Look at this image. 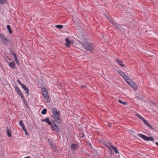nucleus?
<instances>
[{
  "label": "nucleus",
  "mask_w": 158,
  "mask_h": 158,
  "mask_svg": "<svg viewBox=\"0 0 158 158\" xmlns=\"http://www.w3.org/2000/svg\"><path fill=\"white\" fill-rule=\"evenodd\" d=\"M24 158H30V157L29 156H27L26 157Z\"/></svg>",
  "instance_id": "37"
},
{
  "label": "nucleus",
  "mask_w": 158,
  "mask_h": 158,
  "mask_svg": "<svg viewBox=\"0 0 158 158\" xmlns=\"http://www.w3.org/2000/svg\"><path fill=\"white\" fill-rule=\"evenodd\" d=\"M107 19H108V20H110V22L112 23L114 26L115 27L118 28V29H119L120 28V26L119 24H118L117 23H114L108 17L107 18Z\"/></svg>",
  "instance_id": "11"
},
{
  "label": "nucleus",
  "mask_w": 158,
  "mask_h": 158,
  "mask_svg": "<svg viewBox=\"0 0 158 158\" xmlns=\"http://www.w3.org/2000/svg\"><path fill=\"white\" fill-rule=\"evenodd\" d=\"M17 81L19 84L21 86V85L23 84H22L21 83L19 79L17 80Z\"/></svg>",
  "instance_id": "29"
},
{
  "label": "nucleus",
  "mask_w": 158,
  "mask_h": 158,
  "mask_svg": "<svg viewBox=\"0 0 158 158\" xmlns=\"http://www.w3.org/2000/svg\"><path fill=\"white\" fill-rule=\"evenodd\" d=\"M81 45L86 50L90 51L93 50V44L88 42H84L81 44Z\"/></svg>",
  "instance_id": "2"
},
{
  "label": "nucleus",
  "mask_w": 158,
  "mask_h": 158,
  "mask_svg": "<svg viewBox=\"0 0 158 158\" xmlns=\"http://www.w3.org/2000/svg\"><path fill=\"white\" fill-rule=\"evenodd\" d=\"M56 27L57 28H58L61 29L63 28V26L62 25H58L56 26Z\"/></svg>",
  "instance_id": "27"
},
{
  "label": "nucleus",
  "mask_w": 158,
  "mask_h": 158,
  "mask_svg": "<svg viewBox=\"0 0 158 158\" xmlns=\"http://www.w3.org/2000/svg\"><path fill=\"white\" fill-rule=\"evenodd\" d=\"M51 126L53 131H55L58 133L59 132V130L58 127L56 124H54L53 125H52V124Z\"/></svg>",
  "instance_id": "8"
},
{
  "label": "nucleus",
  "mask_w": 158,
  "mask_h": 158,
  "mask_svg": "<svg viewBox=\"0 0 158 158\" xmlns=\"http://www.w3.org/2000/svg\"><path fill=\"white\" fill-rule=\"evenodd\" d=\"M46 122L49 125L51 126L52 124V123L50 121L49 119L48 118H46Z\"/></svg>",
  "instance_id": "22"
},
{
  "label": "nucleus",
  "mask_w": 158,
  "mask_h": 158,
  "mask_svg": "<svg viewBox=\"0 0 158 158\" xmlns=\"http://www.w3.org/2000/svg\"><path fill=\"white\" fill-rule=\"evenodd\" d=\"M49 142L50 144L52 145V141L51 140H50V139H49Z\"/></svg>",
  "instance_id": "32"
},
{
  "label": "nucleus",
  "mask_w": 158,
  "mask_h": 158,
  "mask_svg": "<svg viewBox=\"0 0 158 158\" xmlns=\"http://www.w3.org/2000/svg\"><path fill=\"white\" fill-rule=\"evenodd\" d=\"M25 132V134L26 135H29L27 131L26 130L25 128H23V129Z\"/></svg>",
  "instance_id": "28"
},
{
  "label": "nucleus",
  "mask_w": 158,
  "mask_h": 158,
  "mask_svg": "<svg viewBox=\"0 0 158 158\" xmlns=\"http://www.w3.org/2000/svg\"><path fill=\"white\" fill-rule=\"evenodd\" d=\"M78 148V145L77 144H73L71 145V149L73 150H75Z\"/></svg>",
  "instance_id": "19"
},
{
  "label": "nucleus",
  "mask_w": 158,
  "mask_h": 158,
  "mask_svg": "<svg viewBox=\"0 0 158 158\" xmlns=\"http://www.w3.org/2000/svg\"><path fill=\"white\" fill-rule=\"evenodd\" d=\"M65 41L66 42V43L65 44V45L68 47H70V44H72L73 42L69 40L68 38H66L65 39Z\"/></svg>",
  "instance_id": "9"
},
{
  "label": "nucleus",
  "mask_w": 158,
  "mask_h": 158,
  "mask_svg": "<svg viewBox=\"0 0 158 158\" xmlns=\"http://www.w3.org/2000/svg\"><path fill=\"white\" fill-rule=\"evenodd\" d=\"M116 61L117 64L121 67H123L124 66V65L123 64V62L118 59H116Z\"/></svg>",
  "instance_id": "14"
},
{
  "label": "nucleus",
  "mask_w": 158,
  "mask_h": 158,
  "mask_svg": "<svg viewBox=\"0 0 158 158\" xmlns=\"http://www.w3.org/2000/svg\"><path fill=\"white\" fill-rule=\"evenodd\" d=\"M118 73L122 76L124 79L126 81L127 80L129 77L126 76V75L123 73L122 71L119 70L118 71Z\"/></svg>",
  "instance_id": "6"
},
{
  "label": "nucleus",
  "mask_w": 158,
  "mask_h": 158,
  "mask_svg": "<svg viewBox=\"0 0 158 158\" xmlns=\"http://www.w3.org/2000/svg\"><path fill=\"white\" fill-rule=\"evenodd\" d=\"M138 136L141 137V138H143L145 140L147 141H154V138L152 136L147 137L145 135H144L141 134H139Z\"/></svg>",
  "instance_id": "4"
},
{
  "label": "nucleus",
  "mask_w": 158,
  "mask_h": 158,
  "mask_svg": "<svg viewBox=\"0 0 158 158\" xmlns=\"http://www.w3.org/2000/svg\"><path fill=\"white\" fill-rule=\"evenodd\" d=\"M43 98L44 101L46 103H49L50 102L49 95L44 97Z\"/></svg>",
  "instance_id": "17"
},
{
  "label": "nucleus",
  "mask_w": 158,
  "mask_h": 158,
  "mask_svg": "<svg viewBox=\"0 0 158 158\" xmlns=\"http://www.w3.org/2000/svg\"><path fill=\"white\" fill-rule=\"evenodd\" d=\"M15 88L17 93L20 96L21 98L23 99H24L25 98L24 97L18 87L16 86H15Z\"/></svg>",
  "instance_id": "5"
},
{
  "label": "nucleus",
  "mask_w": 158,
  "mask_h": 158,
  "mask_svg": "<svg viewBox=\"0 0 158 158\" xmlns=\"http://www.w3.org/2000/svg\"><path fill=\"white\" fill-rule=\"evenodd\" d=\"M23 89L24 90L26 91L27 94H29V90L28 88L25 85L23 84L21 85Z\"/></svg>",
  "instance_id": "16"
},
{
  "label": "nucleus",
  "mask_w": 158,
  "mask_h": 158,
  "mask_svg": "<svg viewBox=\"0 0 158 158\" xmlns=\"http://www.w3.org/2000/svg\"><path fill=\"white\" fill-rule=\"evenodd\" d=\"M81 87H82V88H83V87H84V86H82Z\"/></svg>",
  "instance_id": "39"
},
{
  "label": "nucleus",
  "mask_w": 158,
  "mask_h": 158,
  "mask_svg": "<svg viewBox=\"0 0 158 158\" xmlns=\"http://www.w3.org/2000/svg\"><path fill=\"white\" fill-rule=\"evenodd\" d=\"M126 81L133 89L136 90H137V86L134 82L131 81L129 78L127 79V80Z\"/></svg>",
  "instance_id": "3"
},
{
  "label": "nucleus",
  "mask_w": 158,
  "mask_h": 158,
  "mask_svg": "<svg viewBox=\"0 0 158 158\" xmlns=\"http://www.w3.org/2000/svg\"><path fill=\"white\" fill-rule=\"evenodd\" d=\"M9 60L10 61H11V59H9Z\"/></svg>",
  "instance_id": "38"
},
{
  "label": "nucleus",
  "mask_w": 158,
  "mask_h": 158,
  "mask_svg": "<svg viewBox=\"0 0 158 158\" xmlns=\"http://www.w3.org/2000/svg\"><path fill=\"white\" fill-rule=\"evenodd\" d=\"M84 136V134L83 133H81L80 135V136L81 138L83 137Z\"/></svg>",
  "instance_id": "31"
},
{
  "label": "nucleus",
  "mask_w": 158,
  "mask_h": 158,
  "mask_svg": "<svg viewBox=\"0 0 158 158\" xmlns=\"http://www.w3.org/2000/svg\"><path fill=\"white\" fill-rule=\"evenodd\" d=\"M10 53L14 56V57L15 60L16 64H19V61L17 57V56L16 54L14 52H13L12 51H10Z\"/></svg>",
  "instance_id": "7"
},
{
  "label": "nucleus",
  "mask_w": 158,
  "mask_h": 158,
  "mask_svg": "<svg viewBox=\"0 0 158 158\" xmlns=\"http://www.w3.org/2000/svg\"><path fill=\"white\" fill-rule=\"evenodd\" d=\"M6 62L8 63L10 67L13 69H14L15 68V64L14 62H8L7 61H6Z\"/></svg>",
  "instance_id": "12"
},
{
  "label": "nucleus",
  "mask_w": 158,
  "mask_h": 158,
  "mask_svg": "<svg viewBox=\"0 0 158 158\" xmlns=\"http://www.w3.org/2000/svg\"><path fill=\"white\" fill-rule=\"evenodd\" d=\"M52 112L54 118L56 122L58 124H60L61 122V120L60 118V111H57L56 108H53L52 109Z\"/></svg>",
  "instance_id": "1"
},
{
  "label": "nucleus",
  "mask_w": 158,
  "mask_h": 158,
  "mask_svg": "<svg viewBox=\"0 0 158 158\" xmlns=\"http://www.w3.org/2000/svg\"><path fill=\"white\" fill-rule=\"evenodd\" d=\"M143 123L145 124L148 127H150L151 129L153 130V128L152 127V126L149 124L148 123V121L145 119L144 118L142 120Z\"/></svg>",
  "instance_id": "15"
},
{
  "label": "nucleus",
  "mask_w": 158,
  "mask_h": 158,
  "mask_svg": "<svg viewBox=\"0 0 158 158\" xmlns=\"http://www.w3.org/2000/svg\"><path fill=\"white\" fill-rule=\"evenodd\" d=\"M7 132L8 136L10 137H11V132L7 129Z\"/></svg>",
  "instance_id": "23"
},
{
  "label": "nucleus",
  "mask_w": 158,
  "mask_h": 158,
  "mask_svg": "<svg viewBox=\"0 0 158 158\" xmlns=\"http://www.w3.org/2000/svg\"><path fill=\"white\" fill-rule=\"evenodd\" d=\"M42 95L44 97L48 95V91L45 88H43L42 89Z\"/></svg>",
  "instance_id": "10"
},
{
  "label": "nucleus",
  "mask_w": 158,
  "mask_h": 158,
  "mask_svg": "<svg viewBox=\"0 0 158 158\" xmlns=\"http://www.w3.org/2000/svg\"><path fill=\"white\" fill-rule=\"evenodd\" d=\"M8 56L6 57V58H8Z\"/></svg>",
  "instance_id": "40"
},
{
  "label": "nucleus",
  "mask_w": 158,
  "mask_h": 158,
  "mask_svg": "<svg viewBox=\"0 0 158 158\" xmlns=\"http://www.w3.org/2000/svg\"><path fill=\"white\" fill-rule=\"evenodd\" d=\"M19 124L22 127L23 129V128H25L24 124L23 123V121L22 120H20L19 121Z\"/></svg>",
  "instance_id": "21"
},
{
  "label": "nucleus",
  "mask_w": 158,
  "mask_h": 158,
  "mask_svg": "<svg viewBox=\"0 0 158 158\" xmlns=\"http://www.w3.org/2000/svg\"><path fill=\"white\" fill-rule=\"evenodd\" d=\"M4 2L3 0H0V4L3 5L4 4Z\"/></svg>",
  "instance_id": "30"
},
{
  "label": "nucleus",
  "mask_w": 158,
  "mask_h": 158,
  "mask_svg": "<svg viewBox=\"0 0 158 158\" xmlns=\"http://www.w3.org/2000/svg\"><path fill=\"white\" fill-rule=\"evenodd\" d=\"M6 27H7V29L8 30L9 33L10 34L12 33V30H11L10 26L9 25H7V26H6Z\"/></svg>",
  "instance_id": "20"
},
{
  "label": "nucleus",
  "mask_w": 158,
  "mask_h": 158,
  "mask_svg": "<svg viewBox=\"0 0 158 158\" xmlns=\"http://www.w3.org/2000/svg\"><path fill=\"white\" fill-rule=\"evenodd\" d=\"M118 102L119 103L122 104H123L124 105H126L127 104V102H123V101L120 99H119L118 100Z\"/></svg>",
  "instance_id": "24"
},
{
  "label": "nucleus",
  "mask_w": 158,
  "mask_h": 158,
  "mask_svg": "<svg viewBox=\"0 0 158 158\" xmlns=\"http://www.w3.org/2000/svg\"><path fill=\"white\" fill-rule=\"evenodd\" d=\"M46 112L47 109H44L41 111V113L42 114H45L46 113Z\"/></svg>",
  "instance_id": "26"
},
{
  "label": "nucleus",
  "mask_w": 158,
  "mask_h": 158,
  "mask_svg": "<svg viewBox=\"0 0 158 158\" xmlns=\"http://www.w3.org/2000/svg\"><path fill=\"white\" fill-rule=\"evenodd\" d=\"M46 119H43L41 120V121H42V122H46Z\"/></svg>",
  "instance_id": "33"
},
{
  "label": "nucleus",
  "mask_w": 158,
  "mask_h": 158,
  "mask_svg": "<svg viewBox=\"0 0 158 158\" xmlns=\"http://www.w3.org/2000/svg\"><path fill=\"white\" fill-rule=\"evenodd\" d=\"M135 115L137 116L138 118H139V119L141 120H142L143 118L142 117L140 114H138L137 113L135 114Z\"/></svg>",
  "instance_id": "25"
},
{
  "label": "nucleus",
  "mask_w": 158,
  "mask_h": 158,
  "mask_svg": "<svg viewBox=\"0 0 158 158\" xmlns=\"http://www.w3.org/2000/svg\"><path fill=\"white\" fill-rule=\"evenodd\" d=\"M106 146L109 148H110V150H111V148L109 146L107 145H106Z\"/></svg>",
  "instance_id": "34"
},
{
  "label": "nucleus",
  "mask_w": 158,
  "mask_h": 158,
  "mask_svg": "<svg viewBox=\"0 0 158 158\" xmlns=\"http://www.w3.org/2000/svg\"><path fill=\"white\" fill-rule=\"evenodd\" d=\"M3 2H4L6 3H7V2H6V0H3Z\"/></svg>",
  "instance_id": "35"
},
{
  "label": "nucleus",
  "mask_w": 158,
  "mask_h": 158,
  "mask_svg": "<svg viewBox=\"0 0 158 158\" xmlns=\"http://www.w3.org/2000/svg\"><path fill=\"white\" fill-rule=\"evenodd\" d=\"M0 38L1 39L4 43H5V42H7V40L5 37L4 35L3 34H0Z\"/></svg>",
  "instance_id": "13"
},
{
  "label": "nucleus",
  "mask_w": 158,
  "mask_h": 158,
  "mask_svg": "<svg viewBox=\"0 0 158 158\" xmlns=\"http://www.w3.org/2000/svg\"><path fill=\"white\" fill-rule=\"evenodd\" d=\"M109 145L112 148L116 154H117L119 153L116 148L114 147L111 144H110Z\"/></svg>",
  "instance_id": "18"
},
{
  "label": "nucleus",
  "mask_w": 158,
  "mask_h": 158,
  "mask_svg": "<svg viewBox=\"0 0 158 158\" xmlns=\"http://www.w3.org/2000/svg\"><path fill=\"white\" fill-rule=\"evenodd\" d=\"M156 144L158 146V142H156Z\"/></svg>",
  "instance_id": "36"
}]
</instances>
